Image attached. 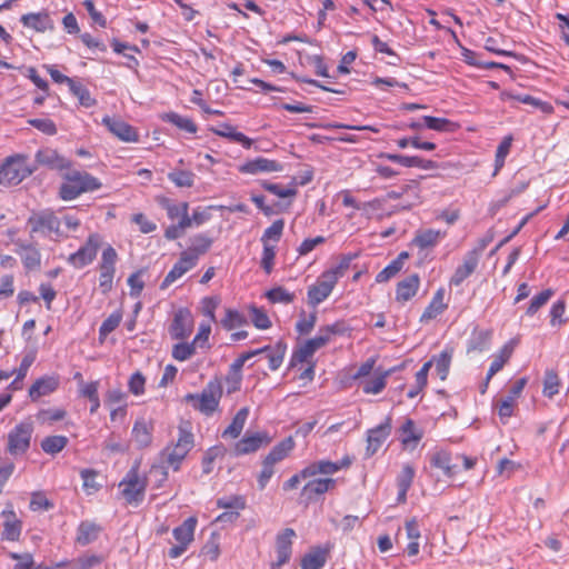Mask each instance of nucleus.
Returning <instances> with one entry per match:
<instances>
[{"mask_svg":"<svg viewBox=\"0 0 569 569\" xmlns=\"http://www.w3.org/2000/svg\"><path fill=\"white\" fill-rule=\"evenodd\" d=\"M101 181L87 171L71 170L62 173V183L58 190V197L63 201L77 199L82 193L99 190Z\"/></svg>","mask_w":569,"mask_h":569,"instance_id":"obj_1","label":"nucleus"},{"mask_svg":"<svg viewBox=\"0 0 569 569\" xmlns=\"http://www.w3.org/2000/svg\"><path fill=\"white\" fill-rule=\"evenodd\" d=\"M29 157L24 153H14L3 159L0 164V184L13 187L38 170L37 166L28 164Z\"/></svg>","mask_w":569,"mask_h":569,"instance_id":"obj_2","label":"nucleus"},{"mask_svg":"<svg viewBox=\"0 0 569 569\" xmlns=\"http://www.w3.org/2000/svg\"><path fill=\"white\" fill-rule=\"evenodd\" d=\"M222 393L221 382L218 379H212L200 393H187L183 400L194 410L210 417L217 411Z\"/></svg>","mask_w":569,"mask_h":569,"instance_id":"obj_3","label":"nucleus"},{"mask_svg":"<svg viewBox=\"0 0 569 569\" xmlns=\"http://www.w3.org/2000/svg\"><path fill=\"white\" fill-rule=\"evenodd\" d=\"M148 486V478L140 473V460H136L119 483L121 495L126 502L139 506L143 499Z\"/></svg>","mask_w":569,"mask_h":569,"instance_id":"obj_4","label":"nucleus"},{"mask_svg":"<svg viewBox=\"0 0 569 569\" xmlns=\"http://www.w3.org/2000/svg\"><path fill=\"white\" fill-rule=\"evenodd\" d=\"M27 224L30 227L31 234L41 233L50 236L53 233L58 238L63 236L60 230L61 219L51 209L33 212L28 218Z\"/></svg>","mask_w":569,"mask_h":569,"instance_id":"obj_5","label":"nucleus"},{"mask_svg":"<svg viewBox=\"0 0 569 569\" xmlns=\"http://www.w3.org/2000/svg\"><path fill=\"white\" fill-rule=\"evenodd\" d=\"M32 432V423L21 422L17 425L8 435L9 452L11 455H21L27 452L30 447Z\"/></svg>","mask_w":569,"mask_h":569,"instance_id":"obj_6","label":"nucleus"},{"mask_svg":"<svg viewBox=\"0 0 569 569\" xmlns=\"http://www.w3.org/2000/svg\"><path fill=\"white\" fill-rule=\"evenodd\" d=\"M99 247L100 236L97 233L90 234L84 244L68 257V262L74 268L81 269L96 259Z\"/></svg>","mask_w":569,"mask_h":569,"instance_id":"obj_7","label":"nucleus"},{"mask_svg":"<svg viewBox=\"0 0 569 569\" xmlns=\"http://www.w3.org/2000/svg\"><path fill=\"white\" fill-rule=\"evenodd\" d=\"M36 163L33 166L46 167L50 170L62 172L63 170H69L72 166L70 159L61 156L56 149L52 148H41L36 152L34 156Z\"/></svg>","mask_w":569,"mask_h":569,"instance_id":"obj_8","label":"nucleus"},{"mask_svg":"<svg viewBox=\"0 0 569 569\" xmlns=\"http://www.w3.org/2000/svg\"><path fill=\"white\" fill-rule=\"evenodd\" d=\"M293 537H296V531L292 528H286L278 532L276 537L277 561L271 562V569H280L283 565L289 562L292 553Z\"/></svg>","mask_w":569,"mask_h":569,"instance_id":"obj_9","label":"nucleus"},{"mask_svg":"<svg viewBox=\"0 0 569 569\" xmlns=\"http://www.w3.org/2000/svg\"><path fill=\"white\" fill-rule=\"evenodd\" d=\"M193 328V319L188 308H180L174 312L169 326V333L172 339L183 340L190 336Z\"/></svg>","mask_w":569,"mask_h":569,"instance_id":"obj_10","label":"nucleus"},{"mask_svg":"<svg viewBox=\"0 0 569 569\" xmlns=\"http://www.w3.org/2000/svg\"><path fill=\"white\" fill-rule=\"evenodd\" d=\"M391 432V418L387 417L383 422L369 429L367 432L366 457H372L387 440Z\"/></svg>","mask_w":569,"mask_h":569,"instance_id":"obj_11","label":"nucleus"},{"mask_svg":"<svg viewBox=\"0 0 569 569\" xmlns=\"http://www.w3.org/2000/svg\"><path fill=\"white\" fill-rule=\"evenodd\" d=\"M271 437L267 431H259L254 433L247 432L234 446L236 456H243L256 452L261 447L271 442Z\"/></svg>","mask_w":569,"mask_h":569,"instance_id":"obj_12","label":"nucleus"},{"mask_svg":"<svg viewBox=\"0 0 569 569\" xmlns=\"http://www.w3.org/2000/svg\"><path fill=\"white\" fill-rule=\"evenodd\" d=\"M328 343V337L318 333L316 337L307 340L303 345L297 347L290 358L289 366L296 367L298 363L305 362L310 358L318 349L325 347Z\"/></svg>","mask_w":569,"mask_h":569,"instance_id":"obj_13","label":"nucleus"},{"mask_svg":"<svg viewBox=\"0 0 569 569\" xmlns=\"http://www.w3.org/2000/svg\"><path fill=\"white\" fill-rule=\"evenodd\" d=\"M16 253L21 258L22 264L27 271L38 270L41 267V253L33 243H26L20 239L14 240Z\"/></svg>","mask_w":569,"mask_h":569,"instance_id":"obj_14","label":"nucleus"},{"mask_svg":"<svg viewBox=\"0 0 569 569\" xmlns=\"http://www.w3.org/2000/svg\"><path fill=\"white\" fill-rule=\"evenodd\" d=\"M266 351H269V369L272 371L278 370L283 362L287 352V343L283 340H278L274 345H268L259 349L250 350L246 352V355H248V358L251 359L252 357Z\"/></svg>","mask_w":569,"mask_h":569,"instance_id":"obj_15","label":"nucleus"},{"mask_svg":"<svg viewBox=\"0 0 569 569\" xmlns=\"http://www.w3.org/2000/svg\"><path fill=\"white\" fill-rule=\"evenodd\" d=\"M336 284L331 279L325 278V274L321 273L317 282L308 288V303L316 308L331 295Z\"/></svg>","mask_w":569,"mask_h":569,"instance_id":"obj_16","label":"nucleus"},{"mask_svg":"<svg viewBox=\"0 0 569 569\" xmlns=\"http://www.w3.org/2000/svg\"><path fill=\"white\" fill-rule=\"evenodd\" d=\"M283 170V164L277 160L263 157H257L248 160L240 166L239 171L247 174H258L261 172H279Z\"/></svg>","mask_w":569,"mask_h":569,"instance_id":"obj_17","label":"nucleus"},{"mask_svg":"<svg viewBox=\"0 0 569 569\" xmlns=\"http://www.w3.org/2000/svg\"><path fill=\"white\" fill-rule=\"evenodd\" d=\"M102 122L111 133L122 141L137 142L139 140L137 130L121 119L104 117Z\"/></svg>","mask_w":569,"mask_h":569,"instance_id":"obj_18","label":"nucleus"},{"mask_svg":"<svg viewBox=\"0 0 569 569\" xmlns=\"http://www.w3.org/2000/svg\"><path fill=\"white\" fill-rule=\"evenodd\" d=\"M336 483L337 480L332 478H318L310 480L303 486L301 497L308 502L315 501L319 496H322L332 489Z\"/></svg>","mask_w":569,"mask_h":569,"instance_id":"obj_19","label":"nucleus"},{"mask_svg":"<svg viewBox=\"0 0 569 569\" xmlns=\"http://www.w3.org/2000/svg\"><path fill=\"white\" fill-rule=\"evenodd\" d=\"M479 260V258L468 251L463 256L462 263L456 268L452 277L450 278V286H461L463 281L476 271Z\"/></svg>","mask_w":569,"mask_h":569,"instance_id":"obj_20","label":"nucleus"},{"mask_svg":"<svg viewBox=\"0 0 569 569\" xmlns=\"http://www.w3.org/2000/svg\"><path fill=\"white\" fill-rule=\"evenodd\" d=\"M210 131L214 134L227 138L232 142L240 143L244 149H250L253 144V140L236 130V128L227 122H221L217 127H211Z\"/></svg>","mask_w":569,"mask_h":569,"instance_id":"obj_21","label":"nucleus"},{"mask_svg":"<svg viewBox=\"0 0 569 569\" xmlns=\"http://www.w3.org/2000/svg\"><path fill=\"white\" fill-rule=\"evenodd\" d=\"M101 532L102 527L100 525L94 521L83 520L78 525L74 541L77 545L84 547L94 542Z\"/></svg>","mask_w":569,"mask_h":569,"instance_id":"obj_22","label":"nucleus"},{"mask_svg":"<svg viewBox=\"0 0 569 569\" xmlns=\"http://www.w3.org/2000/svg\"><path fill=\"white\" fill-rule=\"evenodd\" d=\"M20 21L23 27L33 29L37 32H44L53 29V21L51 20L50 14L44 10L41 12L23 14L20 18Z\"/></svg>","mask_w":569,"mask_h":569,"instance_id":"obj_23","label":"nucleus"},{"mask_svg":"<svg viewBox=\"0 0 569 569\" xmlns=\"http://www.w3.org/2000/svg\"><path fill=\"white\" fill-rule=\"evenodd\" d=\"M59 387V379L53 376H44L37 379L29 389V397L32 401H37L43 396H48L56 391Z\"/></svg>","mask_w":569,"mask_h":569,"instance_id":"obj_24","label":"nucleus"},{"mask_svg":"<svg viewBox=\"0 0 569 569\" xmlns=\"http://www.w3.org/2000/svg\"><path fill=\"white\" fill-rule=\"evenodd\" d=\"M420 278L417 273H412L397 283L396 300L398 302H407L413 298L419 289Z\"/></svg>","mask_w":569,"mask_h":569,"instance_id":"obj_25","label":"nucleus"},{"mask_svg":"<svg viewBox=\"0 0 569 569\" xmlns=\"http://www.w3.org/2000/svg\"><path fill=\"white\" fill-rule=\"evenodd\" d=\"M152 431L153 425L151 421H147L143 418L136 420L132 428V439L138 448L142 449L151 445Z\"/></svg>","mask_w":569,"mask_h":569,"instance_id":"obj_26","label":"nucleus"},{"mask_svg":"<svg viewBox=\"0 0 569 569\" xmlns=\"http://www.w3.org/2000/svg\"><path fill=\"white\" fill-rule=\"evenodd\" d=\"M492 338V330L475 329L467 343V352H483L489 350Z\"/></svg>","mask_w":569,"mask_h":569,"instance_id":"obj_27","label":"nucleus"},{"mask_svg":"<svg viewBox=\"0 0 569 569\" xmlns=\"http://www.w3.org/2000/svg\"><path fill=\"white\" fill-rule=\"evenodd\" d=\"M431 467L442 470L443 475L452 478L457 470L456 465L451 463V453L447 450H436L429 455Z\"/></svg>","mask_w":569,"mask_h":569,"instance_id":"obj_28","label":"nucleus"},{"mask_svg":"<svg viewBox=\"0 0 569 569\" xmlns=\"http://www.w3.org/2000/svg\"><path fill=\"white\" fill-rule=\"evenodd\" d=\"M445 290L442 288L438 289L433 295L431 301L426 307L425 311L420 317V322H428L432 319H436L439 315H441L447 308V303L443 302Z\"/></svg>","mask_w":569,"mask_h":569,"instance_id":"obj_29","label":"nucleus"},{"mask_svg":"<svg viewBox=\"0 0 569 569\" xmlns=\"http://www.w3.org/2000/svg\"><path fill=\"white\" fill-rule=\"evenodd\" d=\"M399 437L403 446L417 445L423 438V430L412 419L407 418L399 428Z\"/></svg>","mask_w":569,"mask_h":569,"instance_id":"obj_30","label":"nucleus"},{"mask_svg":"<svg viewBox=\"0 0 569 569\" xmlns=\"http://www.w3.org/2000/svg\"><path fill=\"white\" fill-rule=\"evenodd\" d=\"M6 521L3 523V531L1 533L2 540L17 541L20 538L22 523L17 519L13 511H3Z\"/></svg>","mask_w":569,"mask_h":569,"instance_id":"obj_31","label":"nucleus"},{"mask_svg":"<svg viewBox=\"0 0 569 569\" xmlns=\"http://www.w3.org/2000/svg\"><path fill=\"white\" fill-rule=\"evenodd\" d=\"M190 242L191 244L186 251L198 261L201 256L206 254L210 250L213 243V238L208 233H197L190 238Z\"/></svg>","mask_w":569,"mask_h":569,"instance_id":"obj_32","label":"nucleus"},{"mask_svg":"<svg viewBox=\"0 0 569 569\" xmlns=\"http://www.w3.org/2000/svg\"><path fill=\"white\" fill-rule=\"evenodd\" d=\"M392 370H381L378 368L375 371V378L368 379L361 382L362 391L367 395H377L381 392L386 387L387 377Z\"/></svg>","mask_w":569,"mask_h":569,"instance_id":"obj_33","label":"nucleus"},{"mask_svg":"<svg viewBox=\"0 0 569 569\" xmlns=\"http://www.w3.org/2000/svg\"><path fill=\"white\" fill-rule=\"evenodd\" d=\"M196 526L197 519L189 517L180 526L176 527L172 535L178 543L188 546L193 540Z\"/></svg>","mask_w":569,"mask_h":569,"instance_id":"obj_34","label":"nucleus"},{"mask_svg":"<svg viewBox=\"0 0 569 569\" xmlns=\"http://www.w3.org/2000/svg\"><path fill=\"white\" fill-rule=\"evenodd\" d=\"M295 445L296 443L292 437H287L277 443L264 457V459L276 465L289 456V453L293 450Z\"/></svg>","mask_w":569,"mask_h":569,"instance_id":"obj_35","label":"nucleus"},{"mask_svg":"<svg viewBox=\"0 0 569 569\" xmlns=\"http://www.w3.org/2000/svg\"><path fill=\"white\" fill-rule=\"evenodd\" d=\"M442 237H445V233H441L439 230H419L413 238L412 243L420 249L432 248L440 241Z\"/></svg>","mask_w":569,"mask_h":569,"instance_id":"obj_36","label":"nucleus"},{"mask_svg":"<svg viewBox=\"0 0 569 569\" xmlns=\"http://www.w3.org/2000/svg\"><path fill=\"white\" fill-rule=\"evenodd\" d=\"M248 416H249V408L248 407L241 408L236 413V416L232 418L231 423L223 430L222 437L223 438L230 437L232 439L238 438L243 430V427L246 425Z\"/></svg>","mask_w":569,"mask_h":569,"instance_id":"obj_37","label":"nucleus"},{"mask_svg":"<svg viewBox=\"0 0 569 569\" xmlns=\"http://www.w3.org/2000/svg\"><path fill=\"white\" fill-rule=\"evenodd\" d=\"M327 561V552L320 547L312 548L300 562L301 569H321Z\"/></svg>","mask_w":569,"mask_h":569,"instance_id":"obj_38","label":"nucleus"},{"mask_svg":"<svg viewBox=\"0 0 569 569\" xmlns=\"http://www.w3.org/2000/svg\"><path fill=\"white\" fill-rule=\"evenodd\" d=\"M406 532L410 542L407 546V553L410 557L417 556L419 553V538H420V528L418 525V520L416 518H411L406 521Z\"/></svg>","mask_w":569,"mask_h":569,"instance_id":"obj_39","label":"nucleus"},{"mask_svg":"<svg viewBox=\"0 0 569 569\" xmlns=\"http://www.w3.org/2000/svg\"><path fill=\"white\" fill-rule=\"evenodd\" d=\"M357 258V254H343L337 266L323 271L325 278L331 279L335 283L345 276L346 271L350 268L351 261Z\"/></svg>","mask_w":569,"mask_h":569,"instance_id":"obj_40","label":"nucleus"},{"mask_svg":"<svg viewBox=\"0 0 569 569\" xmlns=\"http://www.w3.org/2000/svg\"><path fill=\"white\" fill-rule=\"evenodd\" d=\"M162 120L188 133H196L198 130L197 124L190 118L182 117L177 112H168L163 114Z\"/></svg>","mask_w":569,"mask_h":569,"instance_id":"obj_41","label":"nucleus"},{"mask_svg":"<svg viewBox=\"0 0 569 569\" xmlns=\"http://www.w3.org/2000/svg\"><path fill=\"white\" fill-rule=\"evenodd\" d=\"M159 206L167 211L168 218L171 220L180 218L184 211H188V202L176 203L166 197L158 198Z\"/></svg>","mask_w":569,"mask_h":569,"instance_id":"obj_42","label":"nucleus"},{"mask_svg":"<svg viewBox=\"0 0 569 569\" xmlns=\"http://www.w3.org/2000/svg\"><path fill=\"white\" fill-rule=\"evenodd\" d=\"M452 359V350L445 349L438 356L432 357V365L436 366V371L441 380H446L449 373L450 363Z\"/></svg>","mask_w":569,"mask_h":569,"instance_id":"obj_43","label":"nucleus"},{"mask_svg":"<svg viewBox=\"0 0 569 569\" xmlns=\"http://www.w3.org/2000/svg\"><path fill=\"white\" fill-rule=\"evenodd\" d=\"M68 445V438L66 436H48L41 441V449L51 456H54L62 451Z\"/></svg>","mask_w":569,"mask_h":569,"instance_id":"obj_44","label":"nucleus"},{"mask_svg":"<svg viewBox=\"0 0 569 569\" xmlns=\"http://www.w3.org/2000/svg\"><path fill=\"white\" fill-rule=\"evenodd\" d=\"M70 92L78 98L79 103L84 108H91L97 104V100L91 97L89 89L79 81H73L69 88Z\"/></svg>","mask_w":569,"mask_h":569,"instance_id":"obj_45","label":"nucleus"},{"mask_svg":"<svg viewBox=\"0 0 569 569\" xmlns=\"http://www.w3.org/2000/svg\"><path fill=\"white\" fill-rule=\"evenodd\" d=\"M223 329L230 331L248 323L246 316L236 309H226V316L220 320Z\"/></svg>","mask_w":569,"mask_h":569,"instance_id":"obj_46","label":"nucleus"},{"mask_svg":"<svg viewBox=\"0 0 569 569\" xmlns=\"http://www.w3.org/2000/svg\"><path fill=\"white\" fill-rule=\"evenodd\" d=\"M512 140H513L512 136L509 134V136L503 137V139L499 143V146L496 150V156H495L493 176H496L501 170V168L505 166L506 158L509 154L510 149H511Z\"/></svg>","mask_w":569,"mask_h":569,"instance_id":"obj_47","label":"nucleus"},{"mask_svg":"<svg viewBox=\"0 0 569 569\" xmlns=\"http://www.w3.org/2000/svg\"><path fill=\"white\" fill-rule=\"evenodd\" d=\"M308 472L311 477H315L317 475H333L339 471V467L336 462L330 460H318L309 463L308 466Z\"/></svg>","mask_w":569,"mask_h":569,"instance_id":"obj_48","label":"nucleus"},{"mask_svg":"<svg viewBox=\"0 0 569 569\" xmlns=\"http://www.w3.org/2000/svg\"><path fill=\"white\" fill-rule=\"evenodd\" d=\"M217 507L221 509H229L232 511H240L246 509L247 499L241 495H233L229 497H221L217 500Z\"/></svg>","mask_w":569,"mask_h":569,"instance_id":"obj_49","label":"nucleus"},{"mask_svg":"<svg viewBox=\"0 0 569 569\" xmlns=\"http://www.w3.org/2000/svg\"><path fill=\"white\" fill-rule=\"evenodd\" d=\"M194 173L189 170H172L168 179L180 188H190L194 183Z\"/></svg>","mask_w":569,"mask_h":569,"instance_id":"obj_50","label":"nucleus"},{"mask_svg":"<svg viewBox=\"0 0 569 569\" xmlns=\"http://www.w3.org/2000/svg\"><path fill=\"white\" fill-rule=\"evenodd\" d=\"M401 166L406 168L416 167L423 170H432L439 168V164L436 161L423 159L419 156H403Z\"/></svg>","mask_w":569,"mask_h":569,"instance_id":"obj_51","label":"nucleus"},{"mask_svg":"<svg viewBox=\"0 0 569 569\" xmlns=\"http://www.w3.org/2000/svg\"><path fill=\"white\" fill-rule=\"evenodd\" d=\"M422 121H425V128L439 132L451 131L453 127V123L446 118L423 116Z\"/></svg>","mask_w":569,"mask_h":569,"instance_id":"obj_52","label":"nucleus"},{"mask_svg":"<svg viewBox=\"0 0 569 569\" xmlns=\"http://www.w3.org/2000/svg\"><path fill=\"white\" fill-rule=\"evenodd\" d=\"M122 320V312L120 310H116L112 312L107 319L103 320L99 328V337L106 338L109 333L114 331Z\"/></svg>","mask_w":569,"mask_h":569,"instance_id":"obj_53","label":"nucleus"},{"mask_svg":"<svg viewBox=\"0 0 569 569\" xmlns=\"http://www.w3.org/2000/svg\"><path fill=\"white\" fill-rule=\"evenodd\" d=\"M560 380L558 373L550 369L545 373L543 380V395L548 398H552L559 392Z\"/></svg>","mask_w":569,"mask_h":569,"instance_id":"obj_54","label":"nucleus"},{"mask_svg":"<svg viewBox=\"0 0 569 569\" xmlns=\"http://www.w3.org/2000/svg\"><path fill=\"white\" fill-rule=\"evenodd\" d=\"M553 290L548 288L539 292L538 295L533 296L530 300L529 307L527 308L526 313L528 316H533L537 313V311L545 306L549 299L553 296Z\"/></svg>","mask_w":569,"mask_h":569,"instance_id":"obj_55","label":"nucleus"},{"mask_svg":"<svg viewBox=\"0 0 569 569\" xmlns=\"http://www.w3.org/2000/svg\"><path fill=\"white\" fill-rule=\"evenodd\" d=\"M268 300L272 303L289 305L295 300V293L289 292L283 287H274L266 293Z\"/></svg>","mask_w":569,"mask_h":569,"instance_id":"obj_56","label":"nucleus"},{"mask_svg":"<svg viewBox=\"0 0 569 569\" xmlns=\"http://www.w3.org/2000/svg\"><path fill=\"white\" fill-rule=\"evenodd\" d=\"M249 360L248 355L246 352L241 353L231 365H230V373L236 377L233 381L232 388L228 390V392H233L240 388L241 382V370L244 363Z\"/></svg>","mask_w":569,"mask_h":569,"instance_id":"obj_57","label":"nucleus"},{"mask_svg":"<svg viewBox=\"0 0 569 569\" xmlns=\"http://www.w3.org/2000/svg\"><path fill=\"white\" fill-rule=\"evenodd\" d=\"M222 453L223 448L219 446L211 447L204 452V456L201 461L203 475H209L212 472L214 460Z\"/></svg>","mask_w":569,"mask_h":569,"instance_id":"obj_58","label":"nucleus"},{"mask_svg":"<svg viewBox=\"0 0 569 569\" xmlns=\"http://www.w3.org/2000/svg\"><path fill=\"white\" fill-rule=\"evenodd\" d=\"M283 228H284L283 219H278V220L273 221L272 224L264 230V232L261 237L262 243H269L268 242L269 240L278 242L282 236Z\"/></svg>","mask_w":569,"mask_h":569,"instance_id":"obj_59","label":"nucleus"},{"mask_svg":"<svg viewBox=\"0 0 569 569\" xmlns=\"http://www.w3.org/2000/svg\"><path fill=\"white\" fill-rule=\"evenodd\" d=\"M164 455L168 466L171 467L174 471H178L188 452H184L183 449H179L174 446L171 449L167 448Z\"/></svg>","mask_w":569,"mask_h":569,"instance_id":"obj_60","label":"nucleus"},{"mask_svg":"<svg viewBox=\"0 0 569 569\" xmlns=\"http://www.w3.org/2000/svg\"><path fill=\"white\" fill-rule=\"evenodd\" d=\"M260 184L266 191L279 198L295 197L297 194L296 188H284L278 183H272L267 180H262Z\"/></svg>","mask_w":569,"mask_h":569,"instance_id":"obj_61","label":"nucleus"},{"mask_svg":"<svg viewBox=\"0 0 569 569\" xmlns=\"http://www.w3.org/2000/svg\"><path fill=\"white\" fill-rule=\"evenodd\" d=\"M28 123L48 136H54L57 133L56 123L49 118H33L29 119Z\"/></svg>","mask_w":569,"mask_h":569,"instance_id":"obj_62","label":"nucleus"},{"mask_svg":"<svg viewBox=\"0 0 569 569\" xmlns=\"http://www.w3.org/2000/svg\"><path fill=\"white\" fill-rule=\"evenodd\" d=\"M99 288L102 293H108L112 289L116 268L99 267Z\"/></svg>","mask_w":569,"mask_h":569,"instance_id":"obj_63","label":"nucleus"},{"mask_svg":"<svg viewBox=\"0 0 569 569\" xmlns=\"http://www.w3.org/2000/svg\"><path fill=\"white\" fill-rule=\"evenodd\" d=\"M196 352V345L180 342L173 346L172 357L178 361H186L191 358Z\"/></svg>","mask_w":569,"mask_h":569,"instance_id":"obj_64","label":"nucleus"}]
</instances>
